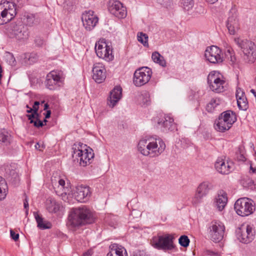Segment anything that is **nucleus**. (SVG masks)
Here are the masks:
<instances>
[{
	"label": "nucleus",
	"instance_id": "obj_1",
	"mask_svg": "<svg viewBox=\"0 0 256 256\" xmlns=\"http://www.w3.org/2000/svg\"><path fill=\"white\" fill-rule=\"evenodd\" d=\"M138 150L144 156L150 158L160 156L165 150L166 144L160 138H142L138 144Z\"/></svg>",
	"mask_w": 256,
	"mask_h": 256
},
{
	"label": "nucleus",
	"instance_id": "obj_2",
	"mask_svg": "<svg viewBox=\"0 0 256 256\" xmlns=\"http://www.w3.org/2000/svg\"><path fill=\"white\" fill-rule=\"evenodd\" d=\"M68 218L70 224L73 227L90 224L94 220L92 212L86 206L74 208Z\"/></svg>",
	"mask_w": 256,
	"mask_h": 256
},
{
	"label": "nucleus",
	"instance_id": "obj_3",
	"mask_svg": "<svg viewBox=\"0 0 256 256\" xmlns=\"http://www.w3.org/2000/svg\"><path fill=\"white\" fill-rule=\"evenodd\" d=\"M16 4L13 2L2 0L0 3V25L6 24L16 16Z\"/></svg>",
	"mask_w": 256,
	"mask_h": 256
},
{
	"label": "nucleus",
	"instance_id": "obj_4",
	"mask_svg": "<svg viewBox=\"0 0 256 256\" xmlns=\"http://www.w3.org/2000/svg\"><path fill=\"white\" fill-rule=\"evenodd\" d=\"M234 208L236 214L242 216H248L256 210L254 202L246 197L238 198L234 204Z\"/></svg>",
	"mask_w": 256,
	"mask_h": 256
},
{
	"label": "nucleus",
	"instance_id": "obj_5",
	"mask_svg": "<svg viewBox=\"0 0 256 256\" xmlns=\"http://www.w3.org/2000/svg\"><path fill=\"white\" fill-rule=\"evenodd\" d=\"M236 44L242 50L245 60L248 62H253L256 58V46L254 42L248 40L239 38L234 40Z\"/></svg>",
	"mask_w": 256,
	"mask_h": 256
},
{
	"label": "nucleus",
	"instance_id": "obj_6",
	"mask_svg": "<svg viewBox=\"0 0 256 256\" xmlns=\"http://www.w3.org/2000/svg\"><path fill=\"white\" fill-rule=\"evenodd\" d=\"M72 150V157L79 158L80 164L84 166L88 163L90 164V161L94 157L93 150L89 147L87 148L86 146L84 145L83 144H80L77 148L76 144H74Z\"/></svg>",
	"mask_w": 256,
	"mask_h": 256
},
{
	"label": "nucleus",
	"instance_id": "obj_7",
	"mask_svg": "<svg viewBox=\"0 0 256 256\" xmlns=\"http://www.w3.org/2000/svg\"><path fill=\"white\" fill-rule=\"evenodd\" d=\"M207 80L210 88L214 92H222L227 88V82L215 72L209 74Z\"/></svg>",
	"mask_w": 256,
	"mask_h": 256
},
{
	"label": "nucleus",
	"instance_id": "obj_8",
	"mask_svg": "<svg viewBox=\"0 0 256 256\" xmlns=\"http://www.w3.org/2000/svg\"><path fill=\"white\" fill-rule=\"evenodd\" d=\"M95 50L98 57L107 62L111 61L114 59L112 46L108 45L105 39L100 40L96 42Z\"/></svg>",
	"mask_w": 256,
	"mask_h": 256
},
{
	"label": "nucleus",
	"instance_id": "obj_9",
	"mask_svg": "<svg viewBox=\"0 0 256 256\" xmlns=\"http://www.w3.org/2000/svg\"><path fill=\"white\" fill-rule=\"evenodd\" d=\"M152 70L147 67H142L136 70L134 74V84L136 86H142L150 80Z\"/></svg>",
	"mask_w": 256,
	"mask_h": 256
},
{
	"label": "nucleus",
	"instance_id": "obj_10",
	"mask_svg": "<svg viewBox=\"0 0 256 256\" xmlns=\"http://www.w3.org/2000/svg\"><path fill=\"white\" fill-rule=\"evenodd\" d=\"M210 236L211 240L216 242H220L224 238L225 227L224 224L218 220H213L210 227Z\"/></svg>",
	"mask_w": 256,
	"mask_h": 256
},
{
	"label": "nucleus",
	"instance_id": "obj_11",
	"mask_svg": "<svg viewBox=\"0 0 256 256\" xmlns=\"http://www.w3.org/2000/svg\"><path fill=\"white\" fill-rule=\"evenodd\" d=\"M8 30L10 37L15 38L18 40H26L29 36L28 28L21 24L11 23Z\"/></svg>",
	"mask_w": 256,
	"mask_h": 256
},
{
	"label": "nucleus",
	"instance_id": "obj_12",
	"mask_svg": "<svg viewBox=\"0 0 256 256\" xmlns=\"http://www.w3.org/2000/svg\"><path fill=\"white\" fill-rule=\"evenodd\" d=\"M204 56L207 60L214 64H221L224 60L221 49L216 46L208 47Z\"/></svg>",
	"mask_w": 256,
	"mask_h": 256
},
{
	"label": "nucleus",
	"instance_id": "obj_13",
	"mask_svg": "<svg viewBox=\"0 0 256 256\" xmlns=\"http://www.w3.org/2000/svg\"><path fill=\"white\" fill-rule=\"evenodd\" d=\"M174 238L168 235L165 236H154L151 240L152 246L158 249L170 250L174 248Z\"/></svg>",
	"mask_w": 256,
	"mask_h": 256
},
{
	"label": "nucleus",
	"instance_id": "obj_14",
	"mask_svg": "<svg viewBox=\"0 0 256 256\" xmlns=\"http://www.w3.org/2000/svg\"><path fill=\"white\" fill-rule=\"evenodd\" d=\"M236 237L239 241L242 243L248 244L251 242L254 238V230L250 225L246 226H242L236 231Z\"/></svg>",
	"mask_w": 256,
	"mask_h": 256
},
{
	"label": "nucleus",
	"instance_id": "obj_15",
	"mask_svg": "<svg viewBox=\"0 0 256 256\" xmlns=\"http://www.w3.org/2000/svg\"><path fill=\"white\" fill-rule=\"evenodd\" d=\"M226 27L231 35H234L240 28L237 10L235 6H232L229 12V16L226 21Z\"/></svg>",
	"mask_w": 256,
	"mask_h": 256
},
{
	"label": "nucleus",
	"instance_id": "obj_16",
	"mask_svg": "<svg viewBox=\"0 0 256 256\" xmlns=\"http://www.w3.org/2000/svg\"><path fill=\"white\" fill-rule=\"evenodd\" d=\"M90 188L85 185H78L72 192V197L80 202H86L90 196Z\"/></svg>",
	"mask_w": 256,
	"mask_h": 256
},
{
	"label": "nucleus",
	"instance_id": "obj_17",
	"mask_svg": "<svg viewBox=\"0 0 256 256\" xmlns=\"http://www.w3.org/2000/svg\"><path fill=\"white\" fill-rule=\"evenodd\" d=\"M81 18L84 26L88 31L92 30L98 21V16L94 14L92 10L85 11L82 14Z\"/></svg>",
	"mask_w": 256,
	"mask_h": 256
},
{
	"label": "nucleus",
	"instance_id": "obj_18",
	"mask_svg": "<svg viewBox=\"0 0 256 256\" xmlns=\"http://www.w3.org/2000/svg\"><path fill=\"white\" fill-rule=\"evenodd\" d=\"M108 9L110 14L118 18H124L126 16V8L118 0L110 1Z\"/></svg>",
	"mask_w": 256,
	"mask_h": 256
},
{
	"label": "nucleus",
	"instance_id": "obj_19",
	"mask_svg": "<svg viewBox=\"0 0 256 256\" xmlns=\"http://www.w3.org/2000/svg\"><path fill=\"white\" fill-rule=\"evenodd\" d=\"M157 127L164 132L176 130V124L174 122V118L169 116L160 118L158 121Z\"/></svg>",
	"mask_w": 256,
	"mask_h": 256
},
{
	"label": "nucleus",
	"instance_id": "obj_20",
	"mask_svg": "<svg viewBox=\"0 0 256 256\" xmlns=\"http://www.w3.org/2000/svg\"><path fill=\"white\" fill-rule=\"evenodd\" d=\"M211 188V184L208 182H202L198 186L196 194L192 200L194 204L200 203L202 198L205 196Z\"/></svg>",
	"mask_w": 256,
	"mask_h": 256
},
{
	"label": "nucleus",
	"instance_id": "obj_21",
	"mask_svg": "<svg viewBox=\"0 0 256 256\" xmlns=\"http://www.w3.org/2000/svg\"><path fill=\"white\" fill-rule=\"evenodd\" d=\"M214 167L219 173L228 174L233 170V163L226 160L222 158H218L215 162Z\"/></svg>",
	"mask_w": 256,
	"mask_h": 256
},
{
	"label": "nucleus",
	"instance_id": "obj_22",
	"mask_svg": "<svg viewBox=\"0 0 256 256\" xmlns=\"http://www.w3.org/2000/svg\"><path fill=\"white\" fill-rule=\"evenodd\" d=\"M92 78L97 83L102 82L106 78V70L101 63H96L92 68Z\"/></svg>",
	"mask_w": 256,
	"mask_h": 256
},
{
	"label": "nucleus",
	"instance_id": "obj_23",
	"mask_svg": "<svg viewBox=\"0 0 256 256\" xmlns=\"http://www.w3.org/2000/svg\"><path fill=\"white\" fill-rule=\"evenodd\" d=\"M122 96V88L120 86H116L110 92L108 104L111 107H114L120 100Z\"/></svg>",
	"mask_w": 256,
	"mask_h": 256
},
{
	"label": "nucleus",
	"instance_id": "obj_24",
	"mask_svg": "<svg viewBox=\"0 0 256 256\" xmlns=\"http://www.w3.org/2000/svg\"><path fill=\"white\" fill-rule=\"evenodd\" d=\"M228 202L226 193L224 190L218 192V196L216 198L215 204L219 211L222 210Z\"/></svg>",
	"mask_w": 256,
	"mask_h": 256
},
{
	"label": "nucleus",
	"instance_id": "obj_25",
	"mask_svg": "<svg viewBox=\"0 0 256 256\" xmlns=\"http://www.w3.org/2000/svg\"><path fill=\"white\" fill-rule=\"evenodd\" d=\"M111 254L118 256H128L125 248L116 244H111L110 246L109 252L107 255H111Z\"/></svg>",
	"mask_w": 256,
	"mask_h": 256
},
{
	"label": "nucleus",
	"instance_id": "obj_26",
	"mask_svg": "<svg viewBox=\"0 0 256 256\" xmlns=\"http://www.w3.org/2000/svg\"><path fill=\"white\" fill-rule=\"evenodd\" d=\"M228 122L222 116V114L219 116L218 120L216 121L215 128L220 132H224L228 130L232 126V124H228Z\"/></svg>",
	"mask_w": 256,
	"mask_h": 256
},
{
	"label": "nucleus",
	"instance_id": "obj_27",
	"mask_svg": "<svg viewBox=\"0 0 256 256\" xmlns=\"http://www.w3.org/2000/svg\"><path fill=\"white\" fill-rule=\"evenodd\" d=\"M23 22L29 26H32L39 23V19L36 16L32 14L26 13L24 15Z\"/></svg>",
	"mask_w": 256,
	"mask_h": 256
},
{
	"label": "nucleus",
	"instance_id": "obj_28",
	"mask_svg": "<svg viewBox=\"0 0 256 256\" xmlns=\"http://www.w3.org/2000/svg\"><path fill=\"white\" fill-rule=\"evenodd\" d=\"M34 215L38 224V226L42 230L49 229L52 228V224L48 221L44 220L43 218L37 212H34Z\"/></svg>",
	"mask_w": 256,
	"mask_h": 256
},
{
	"label": "nucleus",
	"instance_id": "obj_29",
	"mask_svg": "<svg viewBox=\"0 0 256 256\" xmlns=\"http://www.w3.org/2000/svg\"><path fill=\"white\" fill-rule=\"evenodd\" d=\"M48 78H50L56 82L62 84L64 80L63 72L60 70H52L48 74Z\"/></svg>",
	"mask_w": 256,
	"mask_h": 256
},
{
	"label": "nucleus",
	"instance_id": "obj_30",
	"mask_svg": "<svg viewBox=\"0 0 256 256\" xmlns=\"http://www.w3.org/2000/svg\"><path fill=\"white\" fill-rule=\"evenodd\" d=\"M224 54L226 58L228 60H230V64L231 65H234L236 64V58L235 56L234 50L231 47L228 46L226 48V50L224 52Z\"/></svg>",
	"mask_w": 256,
	"mask_h": 256
},
{
	"label": "nucleus",
	"instance_id": "obj_31",
	"mask_svg": "<svg viewBox=\"0 0 256 256\" xmlns=\"http://www.w3.org/2000/svg\"><path fill=\"white\" fill-rule=\"evenodd\" d=\"M223 117L228 122V124L232 125L236 121L235 114L232 110H226L221 114Z\"/></svg>",
	"mask_w": 256,
	"mask_h": 256
},
{
	"label": "nucleus",
	"instance_id": "obj_32",
	"mask_svg": "<svg viewBox=\"0 0 256 256\" xmlns=\"http://www.w3.org/2000/svg\"><path fill=\"white\" fill-rule=\"evenodd\" d=\"M152 60L162 67L166 66V62L163 56L157 52H154L152 54Z\"/></svg>",
	"mask_w": 256,
	"mask_h": 256
},
{
	"label": "nucleus",
	"instance_id": "obj_33",
	"mask_svg": "<svg viewBox=\"0 0 256 256\" xmlns=\"http://www.w3.org/2000/svg\"><path fill=\"white\" fill-rule=\"evenodd\" d=\"M10 135L5 130H0V142L5 145L10 143Z\"/></svg>",
	"mask_w": 256,
	"mask_h": 256
},
{
	"label": "nucleus",
	"instance_id": "obj_34",
	"mask_svg": "<svg viewBox=\"0 0 256 256\" xmlns=\"http://www.w3.org/2000/svg\"><path fill=\"white\" fill-rule=\"evenodd\" d=\"M45 83L46 88L50 90H54L61 86V84L56 82V80L48 78V76Z\"/></svg>",
	"mask_w": 256,
	"mask_h": 256
},
{
	"label": "nucleus",
	"instance_id": "obj_35",
	"mask_svg": "<svg viewBox=\"0 0 256 256\" xmlns=\"http://www.w3.org/2000/svg\"><path fill=\"white\" fill-rule=\"evenodd\" d=\"M220 104V100L218 98H213L207 104L206 106V110L208 112H212L215 108Z\"/></svg>",
	"mask_w": 256,
	"mask_h": 256
},
{
	"label": "nucleus",
	"instance_id": "obj_36",
	"mask_svg": "<svg viewBox=\"0 0 256 256\" xmlns=\"http://www.w3.org/2000/svg\"><path fill=\"white\" fill-rule=\"evenodd\" d=\"M50 204H48L47 201V209L50 212L56 213L60 210V206L59 204L56 202L54 200H50Z\"/></svg>",
	"mask_w": 256,
	"mask_h": 256
},
{
	"label": "nucleus",
	"instance_id": "obj_37",
	"mask_svg": "<svg viewBox=\"0 0 256 256\" xmlns=\"http://www.w3.org/2000/svg\"><path fill=\"white\" fill-rule=\"evenodd\" d=\"M7 188V184L5 180L0 176V200L4 199L6 196V190Z\"/></svg>",
	"mask_w": 256,
	"mask_h": 256
},
{
	"label": "nucleus",
	"instance_id": "obj_38",
	"mask_svg": "<svg viewBox=\"0 0 256 256\" xmlns=\"http://www.w3.org/2000/svg\"><path fill=\"white\" fill-rule=\"evenodd\" d=\"M237 104L240 110H246L248 108V102L246 96L237 100Z\"/></svg>",
	"mask_w": 256,
	"mask_h": 256
},
{
	"label": "nucleus",
	"instance_id": "obj_39",
	"mask_svg": "<svg viewBox=\"0 0 256 256\" xmlns=\"http://www.w3.org/2000/svg\"><path fill=\"white\" fill-rule=\"evenodd\" d=\"M138 40L141 42L144 46H148V36L143 32H138Z\"/></svg>",
	"mask_w": 256,
	"mask_h": 256
},
{
	"label": "nucleus",
	"instance_id": "obj_40",
	"mask_svg": "<svg viewBox=\"0 0 256 256\" xmlns=\"http://www.w3.org/2000/svg\"><path fill=\"white\" fill-rule=\"evenodd\" d=\"M139 98L144 105L148 106L150 104V98L148 92H145L139 96Z\"/></svg>",
	"mask_w": 256,
	"mask_h": 256
},
{
	"label": "nucleus",
	"instance_id": "obj_41",
	"mask_svg": "<svg viewBox=\"0 0 256 256\" xmlns=\"http://www.w3.org/2000/svg\"><path fill=\"white\" fill-rule=\"evenodd\" d=\"M181 4L183 7L184 9L186 10H190L194 5V0H182Z\"/></svg>",
	"mask_w": 256,
	"mask_h": 256
},
{
	"label": "nucleus",
	"instance_id": "obj_42",
	"mask_svg": "<svg viewBox=\"0 0 256 256\" xmlns=\"http://www.w3.org/2000/svg\"><path fill=\"white\" fill-rule=\"evenodd\" d=\"M178 242L181 246L184 248H186L189 245L190 240L188 236L186 235H183L180 236V238H179Z\"/></svg>",
	"mask_w": 256,
	"mask_h": 256
},
{
	"label": "nucleus",
	"instance_id": "obj_43",
	"mask_svg": "<svg viewBox=\"0 0 256 256\" xmlns=\"http://www.w3.org/2000/svg\"><path fill=\"white\" fill-rule=\"evenodd\" d=\"M25 58L28 60V62L29 64H32L37 62L38 56L36 54L32 52L28 54Z\"/></svg>",
	"mask_w": 256,
	"mask_h": 256
},
{
	"label": "nucleus",
	"instance_id": "obj_44",
	"mask_svg": "<svg viewBox=\"0 0 256 256\" xmlns=\"http://www.w3.org/2000/svg\"><path fill=\"white\" fill-rule=\"evenodd\" d=\"M241 182L243 186L245 188H248L254 184V182L248 177L244 178Z\"/></svg>",
	"mask_w": 256,
	"mask_h": 256
},
{
	"label": "nucleus",
	"instance_id": "obj_45",
	"mask_svg": "<svg viewBox=\"0 0 256 256\" xmlns=\"http://www.w3.org/2000/svg\"><path fill=\"white\" fill-rule=\"evenodd\" d=\"M10 180L14 184H16L20 180L19 176L15 170H12L10 172V176H9Z\"/></svg>",
	"mask_w": 256,
	"mask_h": 256
},
{
	"label": "nucleus",
	"instance_id": "obj_46",
	"mask_svg": "<svg viewBox=\"0 0 256 256\" xmlns=\"http://www.w3.org/2000/svg\"><path fill=\"white\" fill-rule=\"evenodd\" d=\"M131 256H150L144 250H136L133 252Z\"/></svg>",
	"mask_w": 256,
	"mask_h": 256
},
{
	"label": "nucleus",
	"instance_id": "obj_47",
	"mask_svg": "<svg viewBox=\"0 0 256 256\" xmlns=\"http://www.w3.org/2000/svg\"><path fill=\"white\" fill-rule=\"evenodd\" d=\"M39 104H40L39 102L36 101L34 102V104L32 106V108H30V110H27L26 112L28 113H32V112H34V114H36V112H38V110Z\"/></svg>",
	"mask_w": 256,
	"mask_h": 256
},
{
	"label": "nucleus",
	"instance_id": "obj_48",
	"mask_svg": "<svg viewBox=\"0 0 256 256\" xmlns=\"http://www.w3.org/2000/svg\"><path fill=\"white\" fill-rule=\"evenodd\" d=\"M30 123L34 124V126L36 128L42 127L44 126L42 122L40 120L38 117L36 118V120H31Z\"/></svg>",
	"mask_w": 256,
	"mask_h": 256
},
{
	"label": "nucleus",
	"instance_id": "obj_49",
	"mask_svg": "<svg viewBox=\"0 0 256 256\" xmlns=\"http://www.w3.org/2000/svg\"><path fill=\"white\" fill-rule=\"evenodd\" d=\"M206 255L210 256H220V253L218 251L212 250H206L205 252Z\"/></svg>",
	"mask_w": 256,
	"mask_h": 256
},
{
	"label": "nucleus",
	"instance_id": "obj_50",
	"mask_svg": "<svg viewBox=\"0 0 256 256\" xmlns=\"http://www.w3.org/2000/svg\"><path fill=\"white\" fill-rule=\"evenodd\" d=\"M236 100H239V99H240L241 98H242V97L246 96L244 95V92L240 88H237L236 91Z\"/></svg>",
	"mask_w": 256,
	"mask_h": 256
},
{
	"label": "nucleus",
	"instance_id": "obj_51",
	"mask_svg": "<svg viewBox=\"0 0 256 256\" xmlns=\"http://www.w3.org/2000/svg\"><path fill=\"white\" fill-rule=\"evenodd\" d=\"M36 44L38 46H42L44 44V40L40 37H36L34 40Z\"/></svg>",
	"mask_w": 256,
	"mask_h": 256
},
{
	"label": "nucleus",
	"instance_id": "obj_52",
	"mask_svg": "<svg viewBox=\"0 0 256 256\" xmlns=\"http://www.w3.org/2000/svg\"><path fill=\"white\" fill-rule=\"evenodd\" d=\"M10 234L12 238L14 241L18 240L19 238V234H16L13 230H10Z\"/></svg>",
	"mask_w": 256,
	"mask_h": 256
},
{
	"label": "nucleus",
	"instance_id": "obj_53",
	"mask_svg": "<svg viewBox=\"0 0 256 256\" xmlns=\"http://www.w3.org/2000/svg\"><path fill=\"white\" fill-rule=\"evenodd\" d=\"M32 113L28 115V117L29 120H30V122L31 121V120H34V118L36 119V118L39 117V114L36 112V114H34V112H32Z\"/></svg>",
	"mask_w": 256,
	"mask_h": 256
},
{
	"label": "nucleus",
	"instance_id": "obj_54",
	"mask_svg": "<svg viewBox=\"0 0 256 256\" xmlns=\"http://www.w3.org/2000/svg\"><path fill=\"white\" fill-rule=\"evenodd\" d=\"M24 209L26 210V214H28V202L27 197L26 196L24 202Z\"/></svg>",
	"mask_w": 256,
	"mask_h": 256
},
{
	"label": "nucleus",
	"instance_id": "obj_55",
	"mask_svg": "<svg viewBox=\"0 0 256 256\" xmlns=\"http://www.w3.org/2000/svg\"><path fill=\"white\" fill-rule=\"evenodd\" d=\"M58 182L61 188H64L65 185V181L62 179H59Z\"/></svg>",
	"mask_w": 256,
	"mask_h": 256
},
{
	"label": "nucleus",
	"instance_id": "obj_56",
	"mask_svg": "<svg viewBox=\"0 0 256 256\" xmlns=\"http://www.w3.org/2000/svg\"><path fill=\"white\" fill-rule=\"evenodd\" d=\"M92 254H93V252H92V250H87L86 252H85L83 256H92Z\"/></svg>",
	"mask_w": 256,
	"mask_h": 256
},
{
	"label": "nucleus",
	"instance_id": "obj_57",
	"mask_svg": "<svg viewBox=\"0 0 256 256\" xmlns=\"http://www.w3.org/2000/svg\"><path fill=\"white\" fill-rule=\"evenodd\" d=\"M50 114H51V112L50 110H47L46 111V114L45 116V118H48L50 117Z\"/></svg>",
	"mask_w": 256,
	"mask_h": 256
},
{
	"label": "nucleus",
	"instance_id": "obj_58",
	"mask_svg": "<svg viewBox=\"0 0 256 256\" xmlns=\"http://www.w3.org/2000/svg\"><path fill=\"white\" fill-rule=\"evenodd\" d=\"M250 170H252V173H256V168H254L252 166L250 167Z\"/></svg>",
	"mask_w": 256,
	"mask_h": 256
},
{
	"label": "nucleus",
	"instance_id": "obj_59",
	"mask_svg": "<svg viewBox=\"0 0 256 256\" xmlns=\"http://www.w3.org/2000/svg\"><path fill=\"white\" fill-rule=\"evenodd\" d=\"M206 1L210 4H214L216 2L218 1V0H206Z\"/></svg>",
	"mask_w": 256,
	"mask_h": 256
},
{
	"label": "nucleus",
	"instance_id": "obj_60",
	"mask_svg": "<svg viewBox=\"0 0 256 256\" xmlns=\"http://www.w3.org/2000/svg\"><path fill=\"white\" fill-rule=\"evenodd\" d=\"M250 92H252L254 94V96L256 97V91L254 89H252L250 90Z\"/></svg>",
	"mask_w": 256,
	"mask_h": 256
},
{
	"label": "nucleus",
	"instance_id": "obj_61",
	"mask_svg": "<svg viewBox=\"0 0 256 256\" xmlns=\"http://www.w3.org/2000/svg\"><path fill=\"white\" fill-rule=\"evenodd\" d=\"M49 106L48 104H45L44 106V110H47Z\"/></svg>",
	"mask_w": 256,
	"mask_h": 256
},
{
	"label": "nucleus",
	"instance_id": "obj_62",
	"mask_svg": "<svg viewBox=\"0 0 256 256\" xmlns=\"http://www.w3.org/2000/svg\"><path fill=\"white\" fill-rule=\"evenodd\" d=\"M35 147L36 149L40 147V144L38 142L36 143V144L35 146Z\"/></svg>",
	"mask_w": 256,
	"mask_h": 256
},
{
	"label": "nucleus",
	"instance_id": "obj_63",
	"mask_svg": "<svg viewBox=\"0 0 256 256\" xmlns=\"http://www.w3.org/2000/svg\"><path fill=\"white\" fill-rule=\"evenodd\" d=\"M107 256H118V255H116V254L114 255V254H113V255H112V254H111V255H107Z\"/></svg>",
	"mask_w": 256,
	"mask_h": 256
},
{
	"label": "nucleus",
	"instance_id": "obj_64",
	"mask_svg": "<svg viewBox=\"0 0 256 256\" xmlns=\"http://www.w3.org/2000/svg\"><path fill=\"white\" fill-rule=\"evenodd\" d=\"M26 107L28 108V110H30V108L29 107V106L28 105H26Z\"/></svg>",
	"mask_w": 256,
	"mask_h": 256
}]
</instances>
